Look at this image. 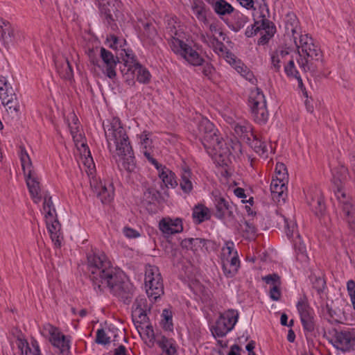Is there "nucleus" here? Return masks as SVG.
I'll return each mask as SVG.
<instances>
[{
	"label": "nucleus",
	"mask_w": 355,
	"mask_h": 355,
	"mask_svg": "<svg viewBox=\"0 0 355 355\" xmlns=\"http://www.w3.org/2000/svg\"><path fill=\"white\" fill-rule=\"evenodd\" d=\"M87 270L96 293L108 289L124 304L131 302L135 292L133 284L125 279L122 271L112 266L104 253L93 252L87 254Z\"/></svg>",
	"instance_id": "obj_1"
},
{
	"label": "nucleus",
	"mask_w": 355,
	"mask_h": 355,
	"mask_svg": "<svg viewBox=\"0 0 355 355\" xmlns=\"http://www.w3.org/2000/svg\"><path fill=\"white\" fill-rule=\"evenodd\" d=\"M285 35L293 40L297 51L295 59L300 68L306 72L312 68L314 61L322 60L320 48L314 43L307 34H302L300 22L297 16L288 12L284 19Z\"/></svg>",
	"instance_id": "obj_2"
},
{
	"label": "nucleus",
	"mask_w": 355,
	"mask_h": 355,
	"mask_svg": "<svg viewBox=\"0 0 355 355\" xmlns=\"http://www.w3.org/2000/svg\"><path fill=\"white\" fill-rule=\"evenodd\" d=\"M103 129L107 142V147L112 153L120 170L129 173L135 172L136 164L134 153L127 132L120 119L112 117L103 123Z\"/></svg>",
	"instance_id": "obj_3"
},
{
	"label": "nucleus",
	"mask_w": 355,
	"mask_h": 355,
	"mask_svg": "<svg viewBox=\"0 0 355 355\" xmlns=\"http://www.w3.org/2000/svg\"><path fill=\"white\" fill-rule=\"evenodd\" d=\"M331 171L334 196L338 201L340 217L347 223L349 230L355 236V205L344 187V182L347 177V169L343 165H338Z\"/></svg>",
	"instance_id": "obj_4"
},
{
	"label": "nucleus",
	"mask_w": 355,
	"mask_h": 355,
	"mask_svg": "<svg viewBox=\"0 0 355 355\" xmlns=\"http://www.w3.org/2000/svg\"><path fill=\"white\" fill-rule=\"evenodd\" d=\"M198 130L202 144L211 156L225 157L230 150L223 139L218 135V130L207 119H202L198 125Z\"/></svg>",
	"instance_id": "obj_5"
},
{
	"label": "nucleus",
	"mask_w": 355,
	"mask_h": 355,
	"mask_svg": "<svg viewBox=\"0 0 355 355\" xmlns=\"http://www.w3.org/2000/svg\"><path fill=\"white\" fill-rule=\"evenodd\" d=\"M198 130L202 144L211 156L225 157L230 150L223 139L218 135V130L207 119H202L198 125Z\"/></svg>",
	"instance_id": "obj_6"
},
{
	"label": "nucleus",
	"mask_w": 355,
	"mask_h": 355,
	"mask_svg": "<svg viewBox=\"0 0 355 355\" xmlns=\"http://www.w3.org/2000/svg\"><path fill=\"white\" fill-rule=\"evenodd\" d=\"M287 180L288 173L285 165L283 163L277 162L270 184V193L272 200L278 205L285 202L287 196L286 186Z\"/></svg>",
	"instance_id": "obj_7"
},
{
	"label": "nucleus",
	"mask_w": 355,
	"mask_h": 355,
	"mask_svg": "<svg viewBox=\"0 0 355 355\" xmlns=\"http://www.w3.org/2000/svg\"><path fill=\"white\" fill-rule=\"evenodd\" d=\"M120 71L123 74L125 82L130 86L135 85V76L137 80L142 84H148L150 81L151 75L149 71L135 60L125 61L120 67Z\"/></svg>",
	"instance_id": "obj_8"
},
{
	"label": "nucleus",
	"mask_w": 355,
	"mask_h": 355,
	"mask_svg": "<svg viewBox=\"0 0 355 355\" xmlns=\"http://www.w3.org/2000/svg\"><path fill=\"white\" fill-rule=\"evenodd\" d=\"M145 287L150 300L156 301L164 294V285L158 268L150 266L146 270Z\"/></svg>",
	"instance_id": "obj_9"
},
{
	"label": "nucleus",
	"mask_w": 355,
	"mask_h": 355,
	"mask_svg": "<svg viewBox=\"0 0 355 355\" xmlns=\"http://www.w3.org/2000/svg\"><path fill=\"white\" fill-rule=\"evenodd\" d=\"M239 313L236 311L229 309L221 313L216 324L211 329L213 336L223 338L232 331L238 321Z\"/></svg>",
	"instance_id": "obj_10"
},
{
	"label": "nucleus",
	"mask_w": 355,
	"mask_h": 355,
	"mask_svg": "<svg viewBox=\"0 0 355 355\" xmlns=\"http://www.w3.org/2000/svg\"><path fill=\"white\" fill-rule=\"evenodd\" d=\"M171 50L193 66H201L205 62L204 59L195 49L181 40H173Z\"/></svg>",
	"instance_id": "obj_11"
},
{
	"label": "nucleus",
	"mask_w": 355,
	"mask_h": 355,
	"mask_svg": "<svg viewBox=\"0 0 355 355\" xmlns=\"http://www.w3.org/2000/svg\"><path fill=\"white\" fill-rule=\"evenodd\" d=\"M249 103L252 111V114L255 121L259 123L265 124L266 118V100L263 92H259V89L252 92L249 98Z\"/></svg>",
	"instance_id": "obj_12"
},
{
	"label": "nucleus",
	"mask_w": 355,
	"mask_h": 355,
	"mask_svg": "<svg viewBox=\"0 0 355 355\" xmlns=\"http://www.w3.org/2000/svg\"><path fill=\"white\" fill-rule=\"evenodd\" d=\"M100 14L107 25L119 20L122 16V3L119 0H107L98 6Z\"/></svg>",
	"instance_id": "obj_13"
},
{
	"label": "nucleus",
	"mask_w": 355,
	"mask_h": 355,
	"mask_svg": "<svg viewBox=\"0 0 355 355\" xmlns=\"http://www.w3.org/2000/svg\"><path fill=\"white\" fill-rule=\"evenodd\" d=\"M43 329L50 336L51 344L60 350V354L62 355L69 354V340L60 332L57 327L48 323L44 325Z\"/></svg>",
	"instance_id": "obj_14"
},
{
	"label": "nucleus",
	"mask_w": 355,
	"mask_h": 355,
	"mask_svg": "<svg viewBox=\"0 0 355 355\" xmlns=\"http://www.w3.org/2000/svg\"><path fill=\"white\" fill-rule=\"evenodd\" d=\"M216 211L214 216L220 220L234 218V211L235 205L230 200V199L223 196H215L214 200Z\"/></svg>",
	"instance_id": "obj_15"
},
{
	"label": "nucleus",
	"mask_w": 355,
	"mask_h": 355,
	"mask_svg": "<svg viewBox=\"0 0 355 355\" xmlns=\"http://www.w3.org/2000/svg\"><path fill=\"white\" fill-rule=\"evenodd\" d=\"M301 322L305 331H312L313 325V311L309 306L305 297H300L296 304Z\"/></svg>",
	"instance_id": "obj_16"
},
{
	"label": "nucleus",
	"mask_w": 355,
	"mask_h": 355,
	"mask_svg": "<svg viewBox=\"0 0 355 355\" xmlns=\"http://www.w3.org/2000/svg\"><path fill=\"white\" fill-rule=\"evenodd\" d=\"M100 56L103 61L102 71L109 78L114 79L116 76V67L119 62L118 57L104 47L100 50Z\"/></svg>",
	"instance_id": "obj_17"
},
{
	"label": "nucleus",
	"mask_w": 355,
	"mask_h": 355,
	"mask_svg": "<svg viewBox=\"0 0 355 355\" xmlns=\"http://www.w3.org/2000/svg\"><path fill=\"white\" fill-rule=\"evenodd\" d=\"M261 18V20L254 19V23L250 27L248 26L245 32V35L247 37H251L259 33L261 36L257 42V44L265 45L266 44V19L263 12H260L258 17Z\"/></svg>",
	"instance_id": "obj_18"
},
{
	"label": "nucleus",
	"mask_w": 355,
	"mask_h": 355,
	"mask_svg": "<svg viewBox=\"0 0 355 355\" xmlns=\"http://www.w3.org/2000/svg\"><path fill=\"white\" fill-rule=\"evenodd\" d=\"M277 223H283L284 225V232L288 239L293 243L294 248H297L298 243L302 241L301 236L297 229V224L293 220H288L284 216L277 215Z\"/></svg>",
	"instance_id": "obj_19"
},
{
	"label": "nucleus",
	"mask_w": 355,
	"mask_h": 355,
	"mask_svg": "<svg viewBox=\"0 0 355 355\" xmlns=\"http://www.w3.org/2000/svg\"><path fill=\"white\" fill-rule=\"evenodd\" d=\"M306 201L317 215H322L325 210V205L320 191L316 189H309L306 193Z\"/></svg>",
	"instance_id": "obj_20"
},
{
	"label": "nucleus",
	"mask_w": 355,
	"mask_h": 355,
	"mask_svg": "<svg viewBox=\"0 0 355 355\" xmlns=\"http://www.w3.org/2000/svg\"><path fill=\"white\" fill-rule=\"evenodd\" d=\"M159 228L160 231L166 235L180 233L183 230L182 219L180 218L175 219L164 218L159 221Z\"/></svg>",
	"instance_id": "obj_21"
},
{
	"label": "nucleus",
	"mask_w": 355,
	"mask_h": 355,
	"mask_svg": "<svg viewBox=\"0 0 355 355\" xmlns=\"http://www.w3.org/2000/svg\"><path fill=\"white\" fill-rule=\"evenodd\" d=\"M45 218L47 230L50 234L52 241L56 246L60 247L62 240V236L60 232V223H59L56 216L48 217Z\"/></svg>",
	"instance_id": "obj_22"
},
{
	"label": "nucleus",
	"mask_w": 355,
	"mask_h": 355,
	"mask_svg": "<svg viewBox=\"0 0 355 355\" xmlns=\"http://www.w3.org/2000/svg\"><path fill=\"white\" fill-rule=\"evenodd\" d=\"M233 124L234 134L239 138L240 141L250 144L251 137L256 138L252 132L251 125L245 121H240Z\"/></svg>",
	"instance_id": "obj_23"
},
{
	"label": "nucleus",
	"mask_w": 355,
	"mask_h": 355,
	"mask_svg": "<svg viewBox=\"0 0 355 355\" xmlns=\"http://www.w3.org/2000/svg\"><path fill=\"white\" fill-rule=\"evenodd\" d=\"M268 287L270 298L277 301L282 295V281L277 274L268 275Z\"/></svg>",
	"instance_id": "obj_24"
},
{
	"label": "nucleus",
	"mask_w": 355,
	"mask_h": 355,
	"mask_svg": "<svg viewBox=\"0 0 355 355\" xmlns=\"http://www.w3.org/2000/svg\"><path fill=\"white\" fill-rule=\"evenodd\" d=\"M25 177L26 184L31 196L34 202L37 204L41 201L42 198L40 193V187L37 177L35 172L31 173L30 175L27 174L25 175Z\"/></svg>",
	"instance_id": "obj_25"
},
{
	"label": "nucleus",
	"mask_w": 355,
	"mask_h": 355,
	"mask_svg": "<svg viewBox=\"0 0 355 355\" xmlns=\"http://www.w3.org/2000/svg\"><path fill=\"white\" fill-rule=\"evenodd\" d=\"M155 343L161 349L159 355H175L177 354L176 344L173 339L161 336L157 338Z\"/></svg>",
	"instance_id": "obj_26"
},
{
	"label": "nucleus",
	"mask_w": 355,
	"mask_h": 355,
	"mask_svg": "<svg viewBox=\"0 0 355 355\" xmlns=\"http://www.w3.org/2000/svg\"><path fill=\"white\" fill-rule=\"evenodd\" d=\"M288 48L279 47L271 54V67L275 71H279L281 68V63H285L291 57Z\"/></svg>",
	"instance_id": "obj_27"
},
{
	"label": "nucleus",
	"mask_w": 355,
	"mask_h": 355,
	"mask_svg": "<svg viewBox=\"0 0 355 355\" xmlns=\"http://www.w3.org/2000/svg\"><path fill=\"white\" fill-rule=\"evenodd\" d=\"M17 345L21 352L20 355H41L39 344L34 339L29 344L26 340L19 338L17 339Z\"/></svg>",
	"instance_id": "obj_28"
},
{
	"label": "nucleus",
	"mask_w": 355,
	"mask_h": 355,
	"mask_svg": "<svg viewBox=\"0 0 355 355\" xmlns=\"http://www.w3.org/2000/svg\"><path fill=\"white\" fill-rule=\"evenodd\" d=\"M2 103L6 107V111L12 118L18 117L19 113V105L17 101V96L15 93L10 92L4 100H1Z\"/></svg>",
	"instance_id": "obj_29"
},
{
	"label": "nucleus",
	"mask_w": 355,
	"mask_h": 355,
	"mask_svg": "<svg viewBox=\"0 0 355 355\" xmlns=\"http://www.w3.org/2000/svg\"><path fill=\"white\" fill-rule=\"evenodd\" d=\"M354 332L341 331L336 335L338 347L346 351L353 349Z\"/></svg>",
	"instance_id": "obj_30"
},
{
	"label": "nucleus",
	"mask_w": 355,
	"mask_h": 355,
	"mask_svg": "<svg viewBox=\"0 0 355 355\" xmlns=\"http://www.w3.org/2000/svg\"><path fill=\"white\" fill-rule=\"evenodd\" d=\"M95 193L103 204L110 203L114 197V189L112 184L107 187L101 183L96 187Z\"/></svg>",
	"instance_id": "obj_31"
},
{
	"label": "nucleus",
	"mask_w": 355,
	"mask_h": 355,
	"mask_svg": "<svg viewBox=\"0 0 355 355\" xmlns=\"http://www.w3.org/2000/svg\"><path fill=\"white\" fill-rule=\"evenodd\" d=\"M55 67L62 78L71 80L73 76V69L68 59L64 58L61 61L55 62Z\"/></svg>",
	"instance_id": "obj_32"
},
{
	"label": "nucleus",
	"mask_w": 355,
	"mask_h": 355,
	"mask_svg": "<svg viewBox=\"0 0 355 355\" xmlns=\"http://www.w3.org/2000/svg\"><path fill=\"white\" fill-rule=\"evenodd\" d=\"M210 216L209 209L203 205L198 204L193 209L192 217L197 224H200L205 220H209Z\"/></svg>",
	"instance_id": "obj_33"
},
{
	"label": "nucleus",
	"mask_w": 355,
	"mask_h": 355,
	"mask_svg": "<svg viewBox=\"0 0 355 355\" xmlns=\"http://www.w3.org/2000/svg\"><path fill=\"white\" fill-rule=\"evenodd\" d=\"M232 13L234 21H227L226 24L231 30L238 32L244 27L248 21V18L239 11L234 10Z\"/></svg>",
	"instance_id": "obj_34"
},
{
	"label": "nucleus",
	"mask_w": 355,
	"mask_h": 355,
	"mask_svg": "<svg viewBox=\"0 0 355 355\" xmlns=\"http://www.w3.org/2000/svg\"><path fill=\"white\" fill-rule=\"evenodd\" d=\"M158 175L166 187L175 188L178 185L175 174L167 167L161 168Z\"/></svg>",
	"instance_id": "obj_35"
},
{
	"label": "nucleus",
	"mask_w": 355,
	"mask_h": 355,
	"mask_svg": "<svg viewBox=\"0 0 355 355\" xmlns=\"http://www.w3.org/2000/svg\"><path fill=\"white\" fill-rule=\"evenodd\" d=\"M211 4L214 10L218 15H225L232 13L234 10L232 5L225 0H216V1L212 2Z\"/></svg>",
	"instance_id": "obj_36"
},
{
	"label": "nucleus",
	"mask_w": 355,
	"mask_h": 355,
	"mask_svg": "<svg viewBox=\"0 0 355 355\" xmlns=\"http://www.w3.org/2000/svg\"><path fill=\"white\" fill-rule=\"evenodd\" d=\"M19 158L24 175L33 173L32 162L24 147L20 146Z\"/></svg>",
	"instance_id": "obj_37"
},
{
	"label": "nucleus",
	"mask_w": 355,
	"mask_h": 355,
	"mask_svg": "<svg viewBox=\"0 0 355 355\" xmlns=\"http://www.w3.org/2000/svg\"><path fill=\"white\" fill-rule=\"evenodd\" d=\"M132 316L134 324L140 334V330L144 329L142 324H148V322L147 311H143L140 312V311H132Z\"/></svg>",
	"instance_id": "obj_38"
},
{
	"label": "nucleus",
	"mask_w": 355,
	"mask_h": 355,
	"mask_svg": "<svg viewBox=\"0 0 355 355\" xmlns=\"http://www.w3.org/2000/svg\"><path fill=\"white\" fill-rule=\"evenodd\" d=\"M191 172L189 168L183 169L181 175L180 188L185 193H189L193 189V184L191 180Z\"/></svg>",
	"instance_id": "obj_39"
},
{
	"label": "nucleus",
	"mask_w": 355,
	"mask_h": 355,
	"mask_svg": "<svg viewBox=\"0 0 355 355\" xmlns=\"http://www.w3.org/2000/svg\"><path fill=\"white\" fill-rule=\"evenodd\" d=\"M207 241L200 238H189L182 241L181 246L191 250H196L198 247L204 246Z\"/></svg>",
	"instance_id": "obj_40"
},
{
	"label": "nucleus",
	"mask_w": 355,
	"mask_h": 355,
	"mask_svg": "<svg viewBox=\"0 0 355 355\" xmlns=\"http://www.w3.org/2000/svg\"><path fill=\"white\" fill-rule=\"evenodd\" d=\"M296 252V259L298 261L301 262L302 266H306L309 260L306 254V245L301 241L297 245V248H294Z\"/></svg>",
	"instance_id": "obj_41"
},
{
	"label": "nucleus",
	"mask_w": 355,
	"mask_h": 355,
	"mask_svg": "<svg viewBox=\"0 0 355 355\" xmlns=\"http://www.w3.org/2000/svg\"><path fill=\"white\" fill-rule=\"evenodd\" d=\"M161 317L163 328L167 331H172L173 329L172 311L170 309H164Z\"/></svg>",
	"instance_id": "obj_42"
},
{
	"label": "nucleus",
	"mask_w": 355,
	"mask_h": 355,
	"mask_svg": "<svg viewBox=\"0 0 355 355\" xmlns=\"http://www.w3.org/2000/svg\"><path fill=\"white\" fill-rule=\"evenodd\" d=\"M160 194L155 188L148 187L145 189L143 194V201L146 204H152L157 200Z\"/></svg>",
	"instance_id": "obj_43"
},
{
	"label": "nucleus",
	"mask_w": 355,
	"mask_h": 355,
	"mask_svg": "<svg viewBox=\"0 0 355 355\" xmlns=\"http://www.w3.org/2000/svg\"><path fill=\"white\" fill-rule=\"evenodd\" d=\"M192 10L198 20L202 21H207V10L203 2L194 3L192 6Z\"/></svg>",
	"instance_id": "obj_44"
},
{
	"label": "nucleus",
	"mask_w": 355,
	"mask_h": 355,
	"mask_svg": "<svg viewBox=\"0 0 355 355\" xmlns=\"http://www.w3.org/2000/svg\"><path fill=\"white\" fill-rule=\"evenodd\" d=\"M287 63L285 62L284 71L288 78H294L300 75L296 66L295 64L294 59L293 55H291L286 60Z\"/></svg>",
	"instance_id": "obj_45"
},
{
	"label": "nucleus",
	"mask_w": 355,
	"mask_h": 355,
	"mask_svg": "<svg viewBox=\"0 0 355 355\" xmlns=\"http://www.w3.org/2000/svg\"><path fill=\"white\" fill-rule=\"evenodd\" d=\"M43 209L45 211V218L56 216L55 209L53 204L51 197L46 194L44 196Z\"/></svg>",
	"instance_id": "obj_46"
},
{
	"label": "nucleus",
	"mask_w": 355,
	"mask_h": 355,
	"mask_svg": "<svg viewBox=\"0 0 355 355\" xmlns=\"http://www.w3.org/2000/svg\"><path fill=\"white\" fill-rule=\"evenodd\" d=\"M0 35L3 44L7 46L13 42L14 30L8 25L4 29H2Z\"/></svg>",
	"instance_id": "obj_47"
},
{
	"label": "nucleus",
	"mask_w": 355,
	"mask_h": 355,
	"mask_svg": "<svg viewBox=\"0 0 355 355\" xmlns=\"http://www.w3.org/2000/svg\"><path fill=\"white\" fill-rule=\"evenodd\" d=\"M151 133L148 131H144L141 134L138 135L139 139V144L144 150H149L152 146V139L150 138Z\"/></svg>",
	"instance_id": "obj_48"
},
{
	"label": "nucleus",
	"mask_w": 355,
	"mask_h": 355,
	"mask_svg": "<svg viewBox=\"0 0 355 355\" xmlns=\"http://www.w3.org/2000/svg\"><path fill=\"white\" fill-rule=\"evenodd\" d=\"M10 92H12V89L10 86L6 77L0 76V98L4 100Z\"/></svg>",
	"instance_id": "obj_49"
},
{
	"label": "nucleus",
	"mask_w": 355,
	"mask_h": 355,
	"mask_svg": "<svg viewBox=\"0 0 355 355\" xmlns=\"http://www.w3.org/2000/svg\"><path fill=\"white\" fill-rule=\"evenodd\" d=\"M150 306L148 304L147 300L144 297H137L133 305L132 311H150Z\"/></svg>",
	"instance_id": "obj_50"
},
{
	"label": "nucleus",
	"mask_w": 355,
	"mask_h": 355,
	"mask_svg": "<svg viewBox=\"0 0 355 355\" xmlns=\"http://www.w3.org/2000/svg\"><path fill=\"white\" fill-rule=\"evenodd\" d=\"M71 119V123H69V128L71 132L72 137L75 139L79 132V126L78 125V119L77 116L74 114H71L70 116Z\"/></svg>",
	"instance_id": "obj_51"
},
{
	"label": "nucleus",
	"mask_w": 355,
	"mask_h": 355,
	"mask_svg": "<svg viewBox=\"0 0 355 355\" xmlns=\"http://www.w3.org/2000/svg\"><path fill=\"white\" fill-rule=\"evenodd\" d=\"M234 243L232 241H225V245L222 248V258L230 257L234 255Z\"/></svg>",
	"instance_id": "obj_52"
},
{
	"label": "nucleus",
	"mask_w": 355,
	"mask_h": 355,
	"mask_svg": "<svg viewBox=\"0 0 355 355\" xmlns=\"http://www.w3.org/2000/svg\"><path fill=\"white\" fill-rule=\"evenodd\" d=\"M347 291L352 307L355 311V282L354 280L350 279L347 282Z\"/></svg>",
	"instance_id": "obj_53"
},
{
	"label": "nucleus",
	"mask_w": 355,
	"mask_h": 355,
	"mask_svg": "<svg viewBox=\"0 0 355 355\" xmlns=\"http://www.w3.org/2000/svg\"><path fill=\"white\" fill-rule=\"evenodd\" d=\"M96 343L101 345H107L110 343V338L107 336L103 329L97 330Z\"/></svg>",
	"instance_id": "obj_54"
},
{
	"label": "nucleus",
	"mask_w": 355,
	"mask_h": 355,
	"mask_svg": "<svg viewBox=\"0 0 355 355\" xmlns=\"http://www.w3.org/2000/svg\"><path fill=\"white\" fill-rule=\"evenodd\" d=\"M222 261H226L232 266L235 269L238 270L240 267V260L239 259V255L237 251L234 252V255L232 257H227L222 258Z\"/></svg>",
	"instance_id": "obj_55"
},
{
	"label": "nucleus",
	"mask_w": 355,
	"mask_h": 355,
	"mask_svg": "<svg viewBox=\"0 0 355 355\" xmlns=\"http://www.w3.org/2000/svg\"><path fill=\"white\" fill-rule=\"evenodd\" d=\"M222 268L225 276L232 277L237 272V270L226 261H222Z\"/></svg>",
	"instance_id": "obj_56"
},
{
	"label": "nucleus",
	"mask_w": 355,
	"mask_h": 355,
	"mask_svg": "<svg viewBox=\"0 0 355 355\" xmlns=\"http://www.w3.org/2000/svg\"><path fill=\"white\" fill-rule=\"evenodd\" d=\"M166 30L167 34L168 35L169 44L171 47V43L173 39L180 40L179 38L176 37V36L178 35V31L174 26H171L170 23L168 24V26L166 28Z\"/></svg>",
	"instance_id": "obj_57"
},
{
	"label": "nucleus",
	"mask_w": 355,
	"mask_h": 355,
	"mask_svg": "<svg viewBox=\"0 0 355 355\" xmlns=\"http://www.w3.org/2000/svg\"><path fill=\"white\" fill-rule=\"evenodd\" d=\"M143 153H144V156L149 161V162H150L152 164H153L155 166V168L158 171V173L161 170V168L164 167V166H162V164H159L158 162L151 156L149 150H144Z\"/></svg>",
	"instance_id": "obj_58"
},
{
	"label": "nucleus",
	"mask_w": 355,
	"mask_h": 355,
	"mask_svg": "<svg viewBox=\"0 0 355 355\" xmlns=\"http://www.w3.org/2000/svg\"><path fill=\"white\" fill-rule=\"evenodd\" d=\"M123 233L128 239H135L140 236V234L138 231L127 227L123 228Z\"/></svg>",
	"instance_id": "obj_59"
},
{
	"label": "nucleus",
	"mask_w": 355,
	"mask_h": 355,
	"mask_svg": "<svg viewBox=\"0 0 355 355\" xmlns=\"http://www.w3.org/2000/svg\"><path fill=\"white\" fill-rule=\"evenodd\" d=\"M203 68H202V73L205 76L210 78L211 76L212 75L214 68L213 67L212 64L209 62H206L205 64H202Z\"/></svg>",
	"instance_id": "obj_60"
},
{
	"label": "nucleus",
	"mask_w": 355,
	"mask_h": 355,
	"mask_svg": "<svg viewBox=\"0 0 355 355\" xmlns=\"http://www.w3.org/2000/svg\"><path fill=\"white\" fill-rule=\"evenodd\" d=\"M142 331H144L145 334L148 338L150 339V340H154L155 341V340H157V338L155 337V333L153 327L150 324H147L146 327H144Z\"/></svg>",
	"instance_id": "obj_61"
},
{
	"label": "nucleus",
	"mask_w": 355,
	"mask_h": 355,
	"mask_svg": "<svg viewBox=\"0 0 355 355\" xmlns=\"http://www.w3.org/2000/svg\"><path fill=\"white\" fill-rule=\"evenodd\" d=\"M277 32L275 25L272 22L268 21V40L275 35Z\"/></svg>",
	"instance_id": "obj_62"
},
{
	"label": "nucleus",
	"mask_w": 355,
	"mask_h": 355,
	"mask_svg": "<svg viewBox=\"0 0 355 355\" xmlns=\"http://www.w3.org/2000/svg\"><path fill=\"white\" fill-rule=\"evenodd\" d=\"M241 347L238 345H233L230 347V350L227 355H241L240 354Z\"/></svg>",
	"instance_id": "obj_63"
},
{
	"label": "nucleus",
	"mask_w": 355,
	"mask_h": 355,
	"mask_svg": "<svg viewBox=\"0 0 355 355\" xmlns=\"http://www.w3.org/2000/svg\"><path fill=\"white\" fill-rule=\"evenodd\" d=\"M113 355H128L127 354L126 348L124 345H120L119 347L114 349Z\"/></svg>",
	"instance_id": "obj_64"
}]
</instances>
